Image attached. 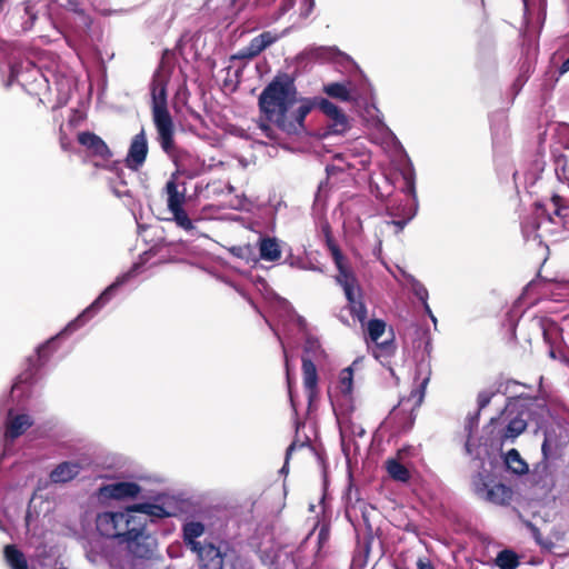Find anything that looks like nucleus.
I'll use <instances>...</instances> for the list:
<instances>
[{"label":"nucleus","instance_id":"nucleus-17","mask_svg":"<svg viewBox=\"0 0 569 569\" xmlns=\"http://www.w3.org/2000/svg\"><path fill=\"white\" fill-rule=\"evenodd\" d=\"M31 426L29 416L17 415L7 421L6 438L14 440Z\"/></svg>","mask_w":569,"mask_h":569},{"label":"nucleus","instance_id":"nucleus-43","mask_svg":"<svg viewBox=\"0 0 569 569\" xmlns=\"http://www.w3.org/2000/svg\"><path fill=\"white\" fill-rule=\"evenodd\" d=\"M559 71H560V73H561V74H563V73H566L567 71H569V58H568V59H566V60L562 62V64H561V67H560Z\"/></svg>","mask_w":569,"mask_h":569},{"label":"nucleus","instance_id":"nucleus-23","mask_svg":"<svg viewBox=\"0 0 569 569\" xmlns=\"http://www.w3.org/2000/svg\"><path fill=\"white\" fill-rule=\"evenodd\" d=\"M260 257L267 261H276L281 257L280 247L276 239L266 238L260 241Z\"/></svg>","mask_w":569,"mask_h":569},{"label":"nucleus","instance_id":"nucleus-6","mask_svg":"<svg viewBox=\"0 0 569 569\" xmlns=\"http://www.w3.org/2000/svg\"><path fill=\"white\" fill-rule=\"evenodd\" d=\"M336 280L343 288L351 313L363 323L367 318V309L362 301L357 298L359 286L353 272L337 274Z\"/></svg>","mask_w":569,"mask_h":569},{"label":"nucleus","instance_id":"nucleus-40","mask_svg":"<svg viewBox=\"0 0 569 569\" xmlns=\"http://www.w3.org/2000/svg\"><path fill=\"white\" fill-rule=\"evenodd\" d=\"M542 455L546 459L553 456L552 445L549 436L545 437V441L541 447Z\"/></svg>","mask_w":569,"mask_h":569},{"label":"nucleus","instance_id":"nucleus-30","mask_svg":"<svg viewBox=\"0 0 569 569\" xmlns=\"http://www.w3.org/2000/svg\"><path fill=\"white\" fill-rule=\"evenodd\" d=\"M173 214L176 223L184 230H192L193 223L184 211L183 207L169 210Z\"/></svg>","mask_w":569,"mask_h":569},{"label":"nucleus","instance_id":"nucleus-16","mask_svg":"<svg viewBox=\"0 0 569 569\" xmlns=\"http://www.w3.org/2000/svg\"><path fill=\"white\" fill-rule=\"evenodd\" d=\"M319 108L332 120V127L336 131H343L348 126L346 114L331 101L322 99Z\"/></svg>","mask_w":569,"mask_h":569},{"label":"nucleus","instance_id":"nucleus-18","mask_svg":"<svg viewBox=\"0 0 569 569\" xmlns=\"http://www.w3.org/2000/svg\"><path fill=\"white\" fill-rule=\"evenodd\" d=\"M3 557L10 569H29L24 553L14 545L4 546Z\"/></svg>","mask_w":569,"mask_h":569},{"label":"nucleus","instance_id":"nucleus-27","mask_svg":"<svg viewBox=\"0 0 569 569\" xmlns=\"http://www.w3.org/2000/svg\"><path fill=\"white\" fill-rule=\"evenodd\" d=\"M496 563L500 569H515L519 565V559L513 551L502 550L498 553Z\"/></svg>","mask_w":569,"mask_h":569},{"label":"nucleus","instance_id":"nucleus-36","mask_svg":"<svg viewBox=\"0 0 569 569\" xmlns=\"http://www.w3.org/2000/svg\"><path fill=\"white\" fill-rule=\"evenodd\" d=\"M24 16L27 17V20L22 22L21 28L22 31H29L32 29L36 20V12H33V8L29 3L24 7Z\"/></svg>","mask_w":569,"mask_h":569},{"label":"nucleus","instance_id":"nucleus-33","mask_svg":"<svg viewBox=\"0 0 569 569\" xmlns=\"http://www.w3.org/2000/svg\"><path fill=\"white\" fill-rule=\"evenodd\" d=\"M310 54L316 59H331L340 54L335 47H320L310 50Z\"/></svg>","mask_w":569,"mask_h":569},{"label":"nucleus","instance_id":"nucleus-11","mask_svg":"<svg viewBox=\"0 0 569 569\" xmlns=\"http://www.w3.org/2000/svg\"><path fill=\"white\" fill-rule=\"evenodd\" d=\"M78 141L81 146L86 147L90 154L108 159L111 157V151L104 141L94 133L81 132L78 136Z\"/></svg>","mask_w":569,"mask_h":569},{"label":"nucleus","instance_id":"nucleus-41","mask_svg":"<svg viewBox=\"0 0 569 569\" xmlns=\"http://www.w3.org/2000/svg\"><path fill=\"white\" fill-rule=\"evenodd\" d=\"M36 498V489L32 491L31 493V497H30V502H29V507H28V511H27V515H26V522H27V526H30V520H31V511H30V507H31V502L33 501V499Z\"/></svg>","mask_w":569,"mask_h":569},{"label":"nucleus","instance_id":"nucleus-32","mask_svg":"<svg viewBox=\"0 0 569 569\" xmlns=\"http://www.w3.org/2000/svg\"><path fill=\"white\" fill-rule=\"evenodd\" d=\"M134 511H130V518L133 519L134 521L130 523L129 526V531L134 528L136 531L133 532H130V535H126V541L129 540L130 538H132L133 533H137V535H140V533H146V529H144V526H146V517H141V516H136L133 515Z\"/></svg>","mask_w":569,"mask_h":569},{"label":"nucleus","instance_id":"nucleus-5","mask_svg":"<svg viewBox=\"0 0 569 569\" xmlns=\"http://www.w3.org/2000/svg\"><path fill=\"white\" fill-rule=\"evenodd\" d=\"M187 153H181L180 156L176 157L174 164H176V171L171 174L170 179L166 183V193L168 196L167 199V206L169 210L181 208L183 207V203L186 202V190L182 191L178 190V183L177 179L179 176H184L189 179L198 176V172L194 170H191L186 167L184 158H187Z\"/></svg>","mask_w":569,"mask_h":569},{"label":"nucleus","instance_id":"nucleus-8","mask_svg":"<svg viewBox=\"0 0 569 569\" xmlns=\"http://www.w3.org/2000/svg\"><path fill=\"white\" fill-rule=\"evenodd\" d=\"M148 154V140L143 129L137 133L130 143L126 158V164L132 170H138L146 161Z\"/></svg>","mask_w":569,"mask_h":569},{"label":"nucleus","instance_id":"nucleus-19","mask_svg":"<svg viewBox=\"0 0 569 569\" xmlns=\"http://www.w3.org/2000/svg\"><path fill=\"white\" fill-rule=\"evenodd\" d=\"M124 279L117 280L114 283L110 284L92 303L90 307H88L76 320V322H79L82 325L88 316H90L91 312L97 311L100 309L110 298L113 290L123 283Z\"/></svg>","mask_w":569,"mask_h":569},{"label":"nucleus","instance_id":"nucleus-22","mask_svg":"<svg viewBox=\"0 0 569 569\" xmlns=\"http://www.w3.org/2000/svg\"><path fill=\"white\" fill-rule=\"evenodd\" d=\"M204 532V527L201 522H188L183 527V539L186 545L191 549H196L198 546L202 545L200 541H197V538L202 536Z\"/></svg>","mask_w":569,"mask_h":569},{"label":"nucleus","instance_id":"nucleus-12","mask_svg":"<svg viewBox=\"0 0 569 569\" xmlns=\"http://www.w3.org/2000/svg\"><path fill=\"white\" fill-rule=\"evenodd\" d=\"M34 63L32 61L28 62L27 67H23L22 63H14L11 66L10 76L7 82V86H11L13 82H18L28 93L31 94V91L28 89L29 84H32L34 79L32 77V67Z\"/></svg>","mask_w":569,"mask_h":569},{"label":"nucleus","instance_id":"nucleus-37","mask_svg":"<svg viewBox=\"0 0 569 569\" xmlns=\"http://www.w3.org/2000/svg\"><path fill=\"white\" fill-rule=\"evenodd\" d=\"M181 153H187L188 154V157L184 158L186 167L191 169V170H194V171H197L199 173V170L192 167V162H193L194 159H193V157L189 152L183 151V150H177L176 146L173 144V150L171 151V153H168V154L171 156L173 158V161H174L176 157L180 156Z\"/></svg>","mask_w":569,"mask_h":569},{"label":"nucleus","instance_id":"nucleus-42","mask_svg":"<svg viewBox=\"0 0 569 569\" xmlns=\"http://www.w3.org/2000/svg\"><path fill=\"white\" fill-rule=\"evenodd\" d=\"M418 569H433V566L431 565L430 561H425L422 559H419L418 560Z\"/></svg>","mask_w":569,"mask_h":569},{"label":"nucleus","instance_id":"nucleus-3","mask_svg":"<svg viewBox=\"0 0 569 569\" xmlns=\"http://www.w3.org/2000/svg\"><path fill=\"white\" fill-rule=\"evenodd\" d=\"M496 426L497 439L502 443L513 441L527 429L526 412L516 410L515 406H507L498 419H491Z\"/></svg>","mask_w":569,"mask_h":569},{"label":"nucleus","instance_id":"nucleus-26","mask_svg":"<svg viewBox=\"0 0 569 569\" xmlns=\"http://www.w3.org/2000/svg\"><path fill=\"white\" fill-rule=\"evenodd\" d=\"M132 511L144 515V517L162 518L167 515L166 510L158 505L138 503L131 507Z\"/></svg>","mask_w":569,"mask_h":569},{"label":"nucleus","instance_id":"nucleus-13","mask_svg":"<svg viewBox=\"0 0 569 569\" xmlns=\"http://www.w3.org/2000/svg\"><path fill=\"white\" fill-rule=\"evenodd\" d=\"M140 492L134 482H116L101 488V493L113 499L133 498Z\"/></svg>","mask_w":569,"mask_h":569},{"label":"nucleus","instance_id":"nucleus-31","mask_svg":"<svg viewBox=\"0 0 569 569\" xmlns=\"http://www.w3.org/2000/svg\"><path fill=\"white\" fill-rule=\"evenodd\" d=\"M386 323L382 320H371L368 323V335L373 342H378L385 333Z\"/></svg>","mask_w":569,"mask_h":569},{"label":"nucleus","instance_id":"nucleus-24","mask_svg":"<svg viewBox=\"0 0 569 569\" xmlns=\"http://www.w3.org/2000/svg\"><path fill=\"white\" fill-rule=\"evenodd\" d=\"M505 463L507 468L516 475H525L528 471V465L516 449H510L506 453Z\"/></svg>","mask_w":569,"mask_h":569},{"label":"nucleus","instance_id":"nucleus-29","mask_svg":"<svg viewBox=\"0 0 569 569\" xmlns=\"http://www.w3.org/2000/svg\"><path fill=\"white\" fill-rule=\"evenodd\" d=\"M353 370L351 367L341 370L339 376V389L343 395H350L352 391Z\"/></svg>","mask_w":569,"mask_h":569},{"label":"nucleus","instance_id":"nucleus-21","mask_svg":"<svg viewBox=\"0 0 569 569\" xmlns=\"http://www.w3.org/2000/svg\"><path fill=\"white\" fill-rule=\"evenodd\" d=\"M302 372L305 388L308 390L309 397L312 398L317 389L318 375L316 366L310 359H302Z\"/></svg>","mask_w":569,"mask_h":569},{"label":"nucleus","instance_id":"nucleus-9","mask_svg":"<svg viewBox=\"0 0 569 569\" xmlns=\"http://www.w3.org/2000/svg\"><path fill=\"white\" fill-rule=\"evenodd\" d=\"M192 551L198 556L200 569H223V555L212 542H203Z\"/></svg>","mask_w":569,"mask_h":569},{"label":"nucleus","instance_id":"nucleus-45","mask_svg":"<svg viewBox=\"0 0 569 569\" xmlns=\"http://www.w3.org/2000/svg\"><path fill=\"white\" fill-rule=\"evenodd\" d=\"M54 569H66V568H64V567H62V566H59V567H58V566H56V567H54Z\"/></svg>","mask_w":569,"mask_h":569},{"label":"nucleus","instance_id":"nucleus-7","mask_svg":"<svg viewBox=\"0 0 569 569\" xmlns=\"http://www.w3.org/2000/svg\"><path fill=\"white\" fill-rule=\"evenodd\" d=\"M124 542L127 543L129 552L140 559H150L153 557L158 547L157 539L148 532L140 535L133 533L132 538Z\"/></svg>","mask_w":569,"mask_h":569},{"label":"nucleus","instance_id":"nucleus-44","mask_svg":"<svg viewBox=\"0 0 569 569\" xmlns=\"http://www.w3.org/2000/svg\"><path fill=\"white\" fill-rule=\"evenodd\" d=\"M427 382H428V379H425V380H423V382H422V385H421V387H422V388H425V386L427 385Z\"/></svg>","mask_w":569,"mask_h":569},{"label":"nucleus","instance_id":"nucleus-28","mask_svg":"<svg viewBox=\"0 0 569 569\" xmlns=\"http://www.w3.org/2000/svg\"><path fill=\"white\" fill-rule=\"evenodd\" d=\"M323 90L328 96H330L332 98H337L342 101L350 100V92H349L348 88L342 83H338V82L329 83V84L325 86Z\"/></svg>","mask_w":569,"mask_h":569},{"label":"nucleus","instance_id":"nucleus-20","mask_svg":"<svg viewBox=\"0 0 569 569\" xmlns=\"http://www.w3.org/2000/svg\"><path fill=\"white\" fill-rule=\"evenodd\" d=\"M80 472V466L73 462H63L51 471L50 478L53 482H67Z\"/></svg>","mask_w":569,"mask_h":569},{"label":"nucleus","instance_id":"nucleus-34","mask_svg":"<svg viewBox=\"0 0 569 569\" xmlns=\"http://www.w3.org/2000/svg\"><path fill=\"white\" fill-rule=\"evenodd\" d=\"M525 526L531 531L533 538L536 539V541L542 547V548H546L548 550H551L552 547H553V542L551 540H548V539H542L541 537V533L539 531V529L530 521L528 520H525L523 521Z\"/></svg>","mask_w":569,"mask_h":569},{"label":"nucleus","instance_id":"nucleus-15","mask_svg":"<svg viewBox=\"0 0 569 569\" xmlns=\"http://www.w3.org/2000/svg\"><path fill=\"white\" fill-rule=\"evenodd\" d=\"M322 230H323V233L326 237L327 247H328V249L333 258L335 264L338 269V274H343V273L347 274L349 272H352L347 263L346 258L343 257L339 247L336 244V242L333 241V239L331 237V231H330L329 224L326 223L322 227Z\"/></svg>","mask_w":569,"mask_h":569},{"label":"nucleus","instance_id":"nucleus-10","mask_svg":"<svg viewBox=\"0 0 569 569\" xmlns=\"http://www.w3.org/2000/svg\"><path fill=\"white\" fill-rule=\"evenodd\" d=\"M477 492L485 500L501 506L509 503L512 498V490L502 483H496L491 487L483 485L477 489Z\"/></svg>","mask_w":569,"mask_h":569},{"label":"nucleus","instance_id":"nucleus-46","mask_svg":"<svg viewBox=\"0 0 569 569\" xmlns=\"http://www.w3.org/2000/svg\"><path fill=\"white\" fill-rule=\"evenodd\" d=\"M421 398L416 402V406H420Z\"/></svg>","mask_w":569,"mask_h":569},{"label":"nucleus","instance_id":"nucleus-25","mask_svg":"<svg viewBox=\"0 0 569 569\" xmlns=\"http://www.w3.org/2000/svg\"><path fill=\"white\" fill-rule=\"evenodd\" d=\"M387 470L393 480L407 482L410 479L409 470L397 460L387 461Z\"/></svg>","mask_w":569,"mask_h":569},{"label":"nucleus","instance_id":"nucleus-39","mask_svg":"<svg viewBox=\"0 0 569 569\" xmlns=\"http://www.w3.org/2000/svg\"><path fill=\"white\" fill-rule=\"evenodd\" d=\"M260 42L263 44L264 49L272 44L278 37L272 34L271 32H263L260 36H258Z\"/></svg>","mask_w":569,"mask_h":569},{"label":"nucleus","instance_id":"nucleus-1","mask_svg":"<svg viewBox=\"0 0 569 569\" xmlns=\"http://www.w3.org/2000/svg\"><path fill=\"white\" fill-rule=\"evenodd\" d=\"M259 109L264 120L259 128L267 137L273 138V130L267 122L274 123L287 134L305 132V118L312 109L308 100L297 98V90L288 74L277 76L261 92Z\"/></svg>","mask_w":569,"mask_h":569},{"label":"nucleus","instance_id":"nucleus-14","mask_svg":"<svg viewBox=\"0 0 569 569\" xmlns=\"http://www.w3.org/2000/svg\"><path fill=\"white\" fill-rule=\"evenodd\" d=\"M411 399H402L399 405L393 408L390 418L395 420L401 430H409L415 421L413 408H407Z\"/></svg>","mask_w":569,"mask_h":569},{"label":"nucleus","instance_id":"nucleus-4","mask_svg":"<svg viewBox=\"0 0 569 569\" xmlns=\"http://www.w3.org/2000/svg\"><path fill=\"white\" fill-rule=\"evenodd\" d=\"M131 507L126 511L119 512H102L97 517V529L99 532L108 538H122L126 541V535H130V532L136 531L132 528L129 531V526L134 520L130 518Z\"/></svg>","mask_w":569,"mask_h":569},{"label":"nucleus","instance_id":"nucleus-38","mask_svg":"<svg viewBox=\"0 0 569 569\" xmlns=\"http://www.w3.org/2000/svg\"><path fill=\"white\" fill-rule=\"evenodd\" d=\"M492 396H493V393L490 391H481L478 395V406H479L480 410L489 405Z\"/></svg>","mask_w":569,"mask_h":569},{"label":"nucleus","instance_id":"nucleus-2","mask_svg":"<svg viewBox=\"0 0 569 569\" xmlns=\"http://www.w3.org/2000/svg\"><path fill=\"white\" fill-rule=\"evenodd\" d=\"M167 77L158 70L151 82L152 120L158 132V141L166 153L173 150L174 124L167 107Z\"/></svg>","mask_w":569,"mask_h":569},{"label":"nucleus","instance_id":"nucleus-35","mask_svg":"<svg viewBox=\"0 0 569 569\" xmlns=\"http://www.w3.org/2000/svg\"><path fill=\"white\" fill-rule=\"evenodd\" d=\"M264 50L263 44L260 42L259 38L256 37L251 40L250 44L243 50V58H254L260 54Z\"/></svg>","mask_w":569,"mask_h":569}]
</instances>
